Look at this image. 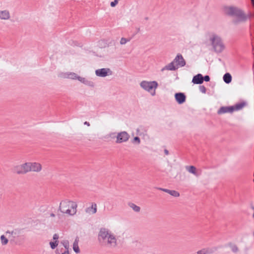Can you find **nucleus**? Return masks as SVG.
Segmentation results:
<instances>
[{
  "mask_svg": "<svg viewBox=\"0 0 254 254\" xmlns=\"http://www.w3.org/2000/svg\"><path fill=\"white\" fill-rule=\"evenodd\" d=\"M59 239V235L57 234H55L53 236V239L55 241H58V239Z\"/></svg>",
  "mask_w": 254,
  "mask_h": 254,
  "instance_id": "c9c22d12",
  "label": "nucleus"
},
{
  "mask_svg": "<svg viewBox=\"0 0 254 254\" xmlns=\"http://www.w3.org/2000/svg\"><path fill=\"white\" fill-rule=\"evenodd\" d=\"M77 207V205L75 202L64 199L60 202L59 210L62 213L72 216L76 213Z\"/></svg>",
  "mask_w": 254,
  "mask_h": 254,
  "instance_id": "7ed1b4c3",
  "label": "nucleus"
},
{
  "mask_svg": "<svg viewBox=\"0 0 254 254\" xmlns=\"http://www.w3.org/2000/svg\"><path fill=\"white\" fill-rule=\"evenodd\" d=\"M84 124L85 125H86V126H88V127L90 126V124H89V122H85L84 123Z\"/></svg>",
  "mask_w": 254,
  "mask_h": 254,
  "instance_id": "4c0bfd02",
  "label": "nucleus"
},
{
  "mask_svg": "<svg viewBox=\"0 0 254 254\" xmlns=\"http://www.w3.org/2000/svg\"><path fill=\"white\" fill-rule=\"evenodd\" d=\"M203 80L205 81H209L210 80V77L208 75H205L204 77H203Z\"/></svg>",
  "mask_w": 254,
  "mask_h": 254,
  "instance_id": "f704fd0d",
  "label": "nucleus"
},
{
  "mask_svg": "<svg viewBox=\"0 0 254 254\" xmlns=\"http://www.w3.org/2000/svg\"><path fill=\"white\" fill-rule=\"evenodd\" d=\"M217 249L216 248H203L200 250L196 252L197 254H212L216 251Z\"/></svg>",
  "mask_w": 254,
  "mask_h": 254,
  "instance_id": "ddd939ff",
  "label": "nucleus"
},
{
  "mask_svg": "<svg viewBox=\"0 0 254 254\" xmlns=\"http://www.w3.org/2000/svg\"><path fill=\"white\" fill-rule=\"evenodd\" d=\"M132 142L133 143H136L137 144H139L140 142V140L139 138L137 136L134 137L133 139Z\"/></svg>",
  "mask_w": 254,
  "mask_h": 254,
  "instance_id": "2f4dec72",
  "label": "nucleus"
},
{
  "mask_svg": "<svg viewBox=\"0 0 254 254\" xmlns=\"http://www.w3.org/2000/svg\"><path fill=\"white\" fill-rule=\"evenodd\" d=\"M160 190H162L164 192H166L175 197H179L180 196V193L178 191H177L175 190H168V189H161V188L160 189Z\"/></svg>",
  "mask_w": 254,
  "mask_h": 254,
  "instance_id": "aec40b11",
  "label": "nucleus"
},
{
  "mask_svg": "<svg viewBox=\"0 0 254 254\" xmlns=\"http://www.w3.org/2000/svg\"><path fill=\"white\" fill-rule=\"evenodd\" d=\"M60 77L62 78H63L77 79L78 81H79L81 83H82L86 85L91 86V87H93L94 85V84L92 81L88 80L84 77H82L80 76H78L77 74H76L74 72H63V73H61Z\"/></svg>",
  "mask_w": 254,
  "mask_h": 254,
  "instance_id": "39448f33",
  "label": "nucleus"
},
{
  "mask_svg": "<svg viewBox=\"0 0 254 254\" xmlns=\"http://www.w3.org/2000/svg\"><path fill=\"white\" fill-rule=\"evenodd\" d=\"M95 74L97 76L104 77L107 76L111 75L112 71L109 68H103L96 69L95 70Z\"/></svg>",
  "mask_w": 254,
  "mask_h": 254,
  "instance_id": "6e6552de",
  "label": "nucleus"
},
{
  "mask_svg": "<svg viewBox=\"0 0 254 254\" xmlns=\"http://www.w3.org/2000/svg\"><path fill=\"white\" fill-rule=\"evenodd\" d=\"M234 111L233 106L222 107L218 111V114H222L227 113H232Z\"/></svg>",
  "mask_w": 254,
  "mask_h": 254,
  "instance_id": "4468645a",
  "label": "nucleus"
},
{
  "mask_svg": "<svg viewBox=\"0 0 254 254\" xmlns=\"http://www.w3.org/2000/svg\"><path fill=\"white\" fill-rule=\"evenodd\" d=\"M229 247H230L231 251L233 253H237V252H238L239 248L236 245L233 244H230Z\"/></svg>",
  "mask_w": 254,
  "mask_h": 254,
  "instance_id": "bb28decb",
  "label": "nucleus"
},
{
  "mask_svg": "<svg viewBox=\"0 0 254 254\" xmlns=\"http://www.w3.org/2000/svg\"><path fill=\"white\" fill-rule=\"evenodd\" d=\"M147 130L143 127H140L136 129V133L139 135H144L146 134Z\"/></svg>",
  "mask_w": 254,
  "mask_h": 254,
  "instance_id": "b1692460",
  "label": "nucleus"
},
{
  "mask_svg": "<svg viewBox=\"0 0 254 254\" xmlns=\"http://www.w3.org/2000/svg\"><path fill=\"white\" fill-rule=\"evenodd\" d=\"M212 46L216 53H221L225 48L224 44L221 38L215 33H211L209 37Z\"/></svg>",
  "mask_w": 254,
  "mask_h": 254,
  "instance_id": "20e7f679",
  "label": "nucleus"
},
{
  "mask_svg": "<svg viewBox=\"0 0 254 254\" xmlns=\"http://www.w3.org/2000/svg\"><path fill=\"white\" fill-rule=\"evenodd\" d=\"M223 80L226 83H229L232 81V76L229 73H226L223 76Z\"/></svg>",
  "mask_w": 254,
  "mask_h": 254,
  "instance_id": "a878e982",
  "label": "nucleus"
},
{
  "mask_svg": "<svg viewBox=\"0 0 254 254\" xmlns=\"http://www.w3.org/2000/svg\"><path fill=\"white\" fill-rule=\"evenodd\" d=\"M223 11L226 15L233 17L232 23L235 25L244 23L250 18L242 9L238 7L225 6L223 8Z\"/></svg>",
  "mask_w": 254,
  "mask_h": 254,
  "instance_id": "f257e3e1",
  "label": "nucleus"
},
{
  "mask_svg": "<svg viewBox=\"0 0 254 254\" xmlns=\"http://www.w3.org/2000/svg\"><path fill=\"white\" fill-rule=\"evenodd\" d=\"M62 254H69V250H65V251L64 253H62Z\"/></svg>",
  "mask_w": 254,
  "mask_h": 254,
  "instance_id": "e433bc0d",
  "label": "nucleus"
},
{
  "mask_svg": "<svg viewBox=\"0 0 254 254\" xmlns=\"http://www.w3.org/2000/svg\"><path fill=\"white\" fill-rule=\"evenodd\" d=\"M86 212L89 214H95L97 212V205L96 203H92L91 206L86 209Z\"/></svg>",
  "mask_w": 254,
  "mask_h": 254,
  "instance_id": "a211bd4d",
  "label": "nucleus"
},
{
  "mask_svg": "<svg viewBox=\"0 0 254 254\" xmlns=\"http://www.w3.org/2000/svg\"><path fill=\"white\" fill-rule=\"evenodd\" d=\"M98 238L104 241L105 245L109 248L114 249L118 247L120 241L117 236L109 229L102 228L98 233Z\"/></svg>",
  "mask_w": 254,
  "mask_h": 254,
  "instance_id": "f03ea898",
  "label": "nucleus"
},
{
  "mask_svg": "<svg viewBox=\"0 0 254 254\" xmlns=\"http://www.w3.org/2000/svg\"><path fill=\"white\" fill-rule=\"evenodd\" d=\"M174 62L176 64L177 67H183L186 64V62L181 54H178L174 60Z\"/></svg>",
  "mask_w": 254,
  "mask_h": 254,
  "instance_id": "9b49d317",
  "label": "nucleus"
},
{
  "mask_svg": "<svg viewBox=\"0 0 254 254\" xmlns=\"http://www.w3.org/2000/svg\"><path fill=\"white\" fill-rule=\"evenodd\" d=\"M42 170V165L38 162H29V172H39Z\"/></svg>",
  "mask_w": 254,
  "mask_h": 254,
  "instance_id": "9d476101",
  "label": "nucleus"
},
{
  "mask_svg": "<svg viewBox=\"0 0 254 254\" xmlns=\"http://www.w3.org/2000/svg\"><path fill=\"white\" fill-rule=\"evenodd\" d=\"M58 244H59L58 241H55L54 242H50V245L51 246V248L52 249H55L58 246Z\"/></svg>",
  "mask_w": 254,
  "mask_h": 254,
  "instance_id": "c756f323",
  "label": "nucleus"
},
{
  "mask_svg": "<svg viewBox=\"0 0 254 254\" xmlns=\"http://www.w3.org/2000/svg\"><path fill=\"white\" fill-rule=\"evenodd\" d=\"M78 239L76 238L73 244V250L76 254H79L80 253V249L78 247Z\"/></svg>",
  "mask_w": 254,
  "mask_h": 254,
  "instance_id": "4be33fe9",
  "label": "nucleus"
},
{
  "mask_svg": "<svg viewBox=\"0 0 254 254\" xmlns=\"http://www.w3.org/2000/svg\"><path fill=\"white\" fill-rule=\"evenodd\" d=\"M61 244L64 247L66 250H69V242L68 240H64L61 242Z\"/></svg>",
  "mask_w": 254,
  "mask_h": 254,
  "instance_id": "cd10ccee",
  "label": "nucleus"
},
{
  "mask_svg": "<svg viewBox=\"0 0 254 254\" xmlns=\"http://www.w3.org/2000/svg\"><path fill=\"white\" fill-rule=\"evenodd\" d=\"M246 105V103L245 102H241L236 104L233 106L234 111H239L242 109Z\"/></svg>",
  "mask_w": 254,
  "mask_h": 254,
  "instance_id": "5701e85b",
  "label": "nucleus"
},
{
  "mask_svg": "<svg viewBox=\"0 0 254 254\" xmlns=\"http://www.w3.org/2000/svg\"><path fill=\"white\" fill-rule=\"evenodd\" d=\"M0 239L2 245H5L7 244L8 241V239L4 235H1Z\"/></svg>",
  "mask_w": 254,
  "mask_h": 254,
  "instance_id": "c85d7f7f",
  "label": "nucleus"
},
{
  "mask_svg": "<svg viewBox=\"0 0 254 254\" xmlns=\"http://www.w3.org/2000/svg\"><path fill=\"white\" fill-rule=\"evenodd\" d=\"M199 90L201 92H202V93H206V88L202 85V86H200L199 87Z\"/></svg>",
  "mask_w": 254,
  "mask_h": 254,
  "instance_id": "473e14b6",
  "label": "nucleus"
},
{
  "mask_svg": "<svg viewBox=\"0 0 254 254\" xmlns=\"http://www.w3.org/2000/svg\"><path fill=\"white\" fill-rule=\"evenodd\" d=\"M118 3V0H115L114 1H112L111 2V6L112 7H114Z\"/></svg>",
  "mask_w": 254,
  "mask_h": 254,
  "instance_id": "72a5a7b5",
  "label": "nucleus"
},
{
  "mask_svg": "<svg viewBox=\"0 0 254 254\" xmlns=\"http://www.w3.org/2000/svg\"><path fill=\"white\" fill-rule=\"evenodd\" d=\"M129 135L126 131H122L119 133L117 136V143H121L126 142L129 139Z\"/></svg>",
  "mask_w": 254,
  "mask_h": 254,
  "instance_id": "1a4fd4ad",
  "label": "nucleus"
},
{
  "mask_svg": "<svg viewBox=\"0 0 254 254\" xmlns=\"http://www.w3.org/2000/svg\"><path fill=\"white\" fill-rule=\"evenodd\" d=\"M165 153L166 155H168V154H169V151H168L167 150L165 149Z\"/></svg>",
  "mask_w": 254,
  "mask_h": 254,
  "instance_id": "58836bf2",
  "label": "nucleus"
},
{
  "mask_svg": "<svg viewBox=\"0 0 254 254\" xmlns=\"http://www.w3.org/2000/svg\"><path fill=\"white\" fill-rule=\"evenodd\" d=\"M175 63L174 62V61L168 64V65H166L164 67H163L161 71H164V70H175L176 69L178 68V67L177 66L174 65Z\"/></svg>",
  "mask_w": 254,
  "mask_h": 254,
  "instance_id": "6ab92c4d",
  "label": "nucleus"
},
{
  "mask_svg": "<svg viewBox=\"0 0 254 254\" xmlns=\"http://www.w3.org/2000/svg\"><path fill=\"white\" fill-rule=\"evenodd\" d=\"M140 85L144 90L150 92L152 96H154L156 93V89L158 85L155 81H142L140 82Z\"/></svg>",
  "mask_w": 254,
  "mask_h": 254,
  "instance_id": "423d86ee",
  "label": "nucleus"
},
{
  "mask_svg": "<svg viewBox=\"0 0 254 254\" xmlns=\"http://www.w3.org/2000/svg\"><path fill=\"white\" fill-rule=\"evenodd\" d=\"M248 15L250 16V17L251 16H254V12L253 14H250Z\"/></svg>",
  "mask_w": 254,
  "mask_h": 254,
  "instance_id": "ea45409f",
  "label": "nucleus"
},
{
  "mask_svg": "<svg viewBox=\"0 0 254 254\" xmlns=\"http://www.w3.org/2000/svg\"><path fill=\"white\" fill-rule=\"evenodd\" d=\"M11 16L9 10L3 9L0 10V20L8 21L10 19Z\"/></svg>",
  "mask_w": 254,
  "mask_h": 254,
  "instance_id": "f8f14e48",
  "label": "nucleus"
},
{
  "mask_svg": "<svg viewBox=\"0 0 254 254\" xmlns=\"http://www.w3.org/2000/svg\"><path fill=\"white\" fill-rule=\"evenodd\" d=\"M186 170L190 174L194 175L196 177H198V174L197 169L194 166H187L186 167Z\"/></svg>",
  "mask_w": 254,
  "mask_h": 254,
  "instance_id": "f3484780",
  "label": "nucleus"
},
{
  "mask_svg": "<svg viewBox=\"0 0 254 254\" xmlns=\"http://www.w3.org/2000/svg\"><path fill=\"white\" fill-rule=\"evenodd\" d=\"M203 82V77L202 74L199 73L193 76L192 82L194 84H200Z\"/></svg>",
  "mask_w": 254,
  "mask_h": 254,
  "instance_id": "dca6fc26",
  "label": "nucleus"
},
{
  "mask_svg": "<svg viewBox=\"0 0 254 254\" xmlns=\"http://www.w3.org/2000/svg\"><path fill=\"white\" fill-rule=\"evenodd\" d=\"M50 216H51V217H55V215L54 213H51V214H50Z\"/></svg>",
  "mask_w": 254,
  "mask_h": 254,
  "instance_id": "a19ab883",
  "label": "nucleus"
},
{
  "mask_svg": "<svg viewBox=\"0 0 254 254\" xmlns=\"http://www.w3.org/2000/svg\"><path fill=\"white\" fill-rule=\"evenodd\" d=\"M13 170L17 174H24L29 172V162L15 166Z\"/></svg>",
  "mask_w": 254,
  "mask_h": 254,
  "instance_id": "0eeeda50",
  "label": "nucleus"
},
{
  "mask_svg": "<svg viewBox=\"0 0 254 254\" xmlns=\"http://www.w3.org/2000/svg\"><path fill=\"white\" fill-rule=\"evenodd\" d=\"M22 232V231L21 229H15L12 231L11 232H7L6 233L9 234L15 237L19 236L21 234Z\"/></svg>",
  "mask_w": 254,
  "mask_h": 254,
  "instance_id": "412c9836",
  "label": "nucleus"
},
{
  "mask_svg": "<svg viewBox=\"0 0 254 254\" xmlns=\"http://www.w3.org/2000/svg\"><path fill=\"white\" fill-rule=\"evenodd\" d=\"M129 207L131 208L134 212H139L140 211V208L139 206L136 205L133 203L130 202L128 203Z\"/></svg>",
  "mask_w": 254,
  "mask_h": 254,
  "instance_id": "393cba45",
  "label": "nucleus"
},
{
  "mask_svg": "<svg viewBox=\"0 0 254 254\" xmlns=\"http://www.w3.org/2000/svg\"><path fill=\"white\" fill-rule=\"evenodd\" d=\"M175 99L177 102L179 104H183L185 102L186 97L185 95L183 93H177L175 95Z\"/></svg>",
  "mask_w": 254,
  "mask_h": 254,
  "instance_id": "2eb2a0df",
  "label": "nucleus"
},
{
  "mask_svg": "<svg viewBox=\"0 0 254 254\" xmlns=\"http://www.w3.org/2000/svg\"><path fill=\"white\" fill-rule=\"evenodd\" d=\"M251 1H252V3L253 6H254V0H251Z\"/></svg>",
  "mask_w": 254,
  "mask_h": 254,
  "instance_id": "79ce46f5",
  "label": "nucleus"
},
{
  "mask_svg": "<svg viewBox=\"0 0 254 254\" xmlns=\"http://www.w3.org/2000/svg\"><path fill=\"white\" fill-rule=\"evenodd\" d=\"M128 41H129V40H127V39L125 38H122L120 40V43L121 45H125Z\"/></svg>",
  "mask_w": 254,
  "mask_h": 254,
  "instance_id": "7c9ffc66",
  "label": "nucleus"
}]
</instances>
